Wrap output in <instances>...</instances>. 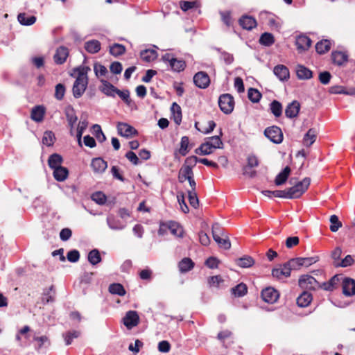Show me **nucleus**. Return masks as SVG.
<instances>
[{
    "label": "nucleus",
    "instance_id": "1",
    "mask_svg": "<svg viewBox=\"0 0 355 355\" xmlns=\"http://www.w3.org/2000/svg\"><path fill=\"white\" fill-rule=\"evenodd\" d=\"M78 72V76L73 85V95L75 98H80L85 92L87 84V73L90 71V68L87 66H80L74 70Z\"/></svg>",
    "mask_w": 355,
    "mask_h": 355
},
{
    "label": "nucleus",
    "instance_id": "2",
    "mask_svg": "<svg viewBox=\"0 0 355 355\" xmlns=\"http://www.w3.org/2000/svg\"><path fill=\"white\" fill-rule=\"evenodd\" d=\"M212 235L214 240L219 245L220 248L225 250H229L231 248V243L227 236L224 235L223 229L218 223L212 225Z\"/></svg>",
    "mask_w": 355,
    "mask_h": 355
},
{
    "label": "nucleus",
    "instance_id": "3",
    "mask_svg": "<svg viewBox=\"0 0 355 355\" xmlns=\"http://www.w3.org/2000/svg\"><path fill=\"white\" fill-rule=\"evenodd\" d=\"M310 183V178H305L293 187L288 189L290 194L289 199L300 198L307 190Z\"/></svg>",
    "mask_w": 355,
    "mask_h": 355
},
{
    "label": "nucleus",
    "instance_id": "4",
    "mask_svg": "<svg viewBox=\"0 0 355 355\" xmlns=\"http://www.w3.org/2000/svg\"><path fill=\"white\" fill-rule=\"evenodd\" d=\"M218 105L223 113L226 114L232 113L234 107L233 96L230 94L220 95L218 98Z\"/></svg>",
    "mask_w": 355,
    "mask_h": 355
},
{
    "label": "nucleus",
    "instance_id": "5",
    "mask_svg": "<svg viewBox=\"0 0 355 355\" xmlns=\"http://www.w3.org/2000/svg\"><path fill=\"white\" fill-rule=\"evenodd\" d=\"M298 285L302 289L315 290L320 288L318 281L309 275H301L298 280Z\"/></svg>",
    "mask_w": 355,
    "mask_h": 355
},
{
    "label": "nucleus",
    "instance_id": "6",
    "mask_svg": "<svg viewBox=\"0 0 355 355\" xmlns=\"http://www.w3.org/2000/svg\"><path fill=\"white\" fill-rule=\"evenodd\" d=\"M162 60L165 62H168L171 69L174 71H182L186 67V63L183 60H178L170 53L164 55Z\"/></svg>",
    "mask_w": 355,
    "mask_h": 355
},
{
    "label": "nucleus",
    "instance_id": "7",
    "mask_svg": "<svg viewBox=\"0 0 355 355\" xmlns=\"http://www.w3.org/2000/svg\"><path fill=\"white\" fill-rule=\"evenodd\" d=\"M265 136L275 144H280L283 141L282 130L275 125L267 128L264 131Z\"/></svg>",
    "mask_w": 355,
    "mask_h": 355
},
{
    "label": "nucleus",
    "instance_id": "8",
    "mask_svg": "<svg viewBox=\"0 0 355 355\" xmlns=\"http://www.w3.org/2000/svg\"><path fill=\"white\" fill-rule=\"evenodd\" d=\"M122 321L128 329H131L139 324V317L137 311H128L123 318Z\"/></svg>",
    "mask_w": 355,
    "mask_h": 355
},
{
    "label": "nucleus",
    "instance_id": "9",
    "mask_svg": "<svg viewBox=\"0 0 355 355\" xmlns=\"http://www.w3.org/2000/svg\"><path fill=\"white\" fill-rule=\"evenodd\" d=\"M193 83L198 87L205 89L209 85L210 78L207 73L199 71L194 75Z\"/></svg>",
    "mask_w": 355,
    "mask_h": 355
},
{
    "label": "nucleus",
    "instance_id": "10",
    "mask_svg": "<svg viewBox=\"0 0 355 355\" xmlns=\"http://www.w3.org/2000/svg\"><path fill=\"white\" fill-rule=\"evenodd\" d=\"M261 297L266 302L272 304L277 300L279 293L275 288L268 287L262 291Z\"/></svg>",
    "mask_w": 355,
    "mask_h": 355
},
{
    "label": "nucleus",
    "instance_id": "11",
    "mask_svg": "<svg viewBox=\"0 0 355 355\" xmlns=\"http://www.w3.org/2000/svg\"><path fill=\"white\" fill-rule=\"evenodd\" d=\"M291 269L288 266V262L285 263L279 268H274L272 275L274 277L282 279V277H288L291 275Z\"/></svg>",
    "mask_w": 355,
    "mask_h": 355
},
{
    "label": "nucleus",
    "instance_id": "12",
    "mask_svg": "<svg viewBox=\"0 0 355 355\" xmlns=\"http://www.w3.org/2000/svg\"><path fill=\"white\" fill-rule=\"evenodd\" d=\"M311 40L305 35H300L296 38L295 45L300 52L307 51L311 45Z\"/></svg>",
    "mask_w": 355,
    "mask_h": 355
},
{
    "label": "nucleus",
    "instance_id": "13",
    "mask_svg": "<svg viewBox=\"0 0 355 355\" xmlns=\"http://www.w3.org/2000/svg\"><path fill=\"white\" fill-rule=\"evenodd\" d=\"M117 130L119 134L125 137H129L137 134L135 128L125 123H119Z\"/></svg>",
    "mask_w": 355,
    "mask_h": 355
},
{
    "label": "nucleus",
    "instance_id": "14",
    "mask_svg": "<svg viewBox=\"0 0 355 355\" xmlns=\"http://www.w3.org/2000/svg\"><path fill=\"white\" fill-rule=\"evenodd\" d=\"M273 72L281 81L287 80L290 77L288 69L283 64H278L275 66L274 67Z\"/></svg>",
    "mask_w": 355,
    "mask_h": 355
},
{
    "label": "nucleus",
    "instance_id": "15",
    "mask_svg": "<svg viewBox=\"0 0 355 355\" xmlns=\"http://www.w3.org/2000/svg\"><path fill=\"white\" fill-rule=\"evenodd\" d=\"M343 291L346 296L355 294V281L351 278H345L343 281Z\"/></svg>",
    "mask_w": 355,
    "mask_h": 355
},
{
    "label": "nucleus",
    "instance_id": "16",
    "mask_svg": "<svg viewBox=\"0 0 355 355\" xmlns=\"http://www.w3.org/2000/svg\"><path fill=\"white\" fill-rule=\"evenodd\" d=\"M91 167L96 173H103L107 167V164L101 157L94 158L92 160Z\"/></svg>",
    "mask_w": 355,
    "mask_h": 355
},
{
    "label": "nucleus",
    "instance_id": "17",
    "mask_svg": "<svg viewBox=\"0 0 355 355\" xmlns=\"http://www.w3.org/2000/svg\"><path fill=\"white\" fill-rule=\"evenodd\" d=\"M69 55V51L64 46H60L57 49L56 52L53 56L54 62L58 64H63Z\"/></svg>",
    "mask_w": 355,
    "mask_h": 355
},
{
    "label": "nucleus",
    "instance_id": "18",
    "mask_svg": "<svg viewBox=\"0 0 355 355\" xmlns=\"http://www.w3.org/2000/svg\"><path fill=\"white\" fill-rule=\"evenodd\" d=\"M300 109V103L297 101H293L287 105L285 110V114L286 117L290 119L296 117L298 115Z\"/></svg>",
    "mask_w": 355,
    "mask_h": 355
},
{
    "label": "nucleus",
    "instance_id": "19",
    "mask_svg": "<svg viewBox=\"0 0 355 355\" xmlns=\"http://www.w3.org/2000/svg\"><path fill=\"white\" fill-rule=\"evenodd\" d=\"M45 114V108L42 105H37L35 106L32 110L31 114V118L32 120L36 122H41L44 119V116Z\"/></svg>",
    "mask_w": 355,
    "mask_h": 355
},
{
    "label": "nucleus",
    "instance_id": "20",
    "mask_svg": "<svg viewBox=\"0 0 355 355\" xmlns=\"http://www.w3.org/2000/svg\"><path fill=\"white\" fill-rule=\"evenodd\" d=\"M191 176H193V172L191 169V166L183 165L179 171V182L182 183L185 180H188Z\"/></svg>",
    "mask_w": 355,
    "mask_h": 355
},
{
    "label": "nucleus",
    "instance_id": "21",
    "mask_svg": "<svg viewBox=\"0 0 355 355\" xmlns=\"http://www.w3.org/2000/svg\"><path fill=\"white\" fill-rule=\"evenodd\" d=\"M103 85L101 91L107 96L114 97L116 94L117 88L107 80H101Z\"/></svg>",
    "mask_w": 355,
    "mask_h": 355
},
{
    "label": "nucleus",
    "instance_id": "22",
    "mask_svg": "<svg viewBox=\"0 0 355 355\" xmlns=\"http://www.w3.org/2000/svg\"><path fill=\"white\" fill-rule=\"evenodd\" d=\"M239 24L243 28L246 30H251L257 26V21L254 18L250 16H243L239 19Z\"/></svg>",
    "mask_w": 355,
    "mask_h": 355
},
{
    "label": "nucleus",
    "instance_id": "23",
    "mask_svg": "<svg viewBox=\"0 0 355 355\" xmlns=\"http://www.w3.org/2000/svg\"><path fill=\"white\" fill-rule=\"evenodd\" d=\"M62 162V156L58 153L52 154L48 159L49 166L53 170L61 167Z\"/></svg>",
    "mask_w": 355,
    "mask_h": 355
},
{
    "label": "nucleus",
    "instance_id": "24",
    "mask_svg": "<svg viewBox=\"0 0 355 355\" xmlns=\"http://www.w3.org/2000/svg\"><path fill=\"white\" fill-rule=\"evenodd\" d=\"M296 74L299 79L306 80L312 77V71L306 67L298 64L296 67Z\"/></svg>",
    "mask_w": 355,
    "mask_h": 355
},
{
    "label": "nucleus",
    "instance_id": "25",
    "mask_svg": "<svg viewBox=\"0 0 355 355\" xmlns=\"http://www.w3.org/2000/svg\"><path fill=\"white\" fill-rule=\"evenodd\" d=\"M318 132L315 128H310L303 138V144L309 147L311 146L316 139Z\"/></svg>",
    "mask_w": 355,
    "mask_h": 355
},
{
    "label": "nucleus",
    "instance_id": "26",
    "mask_svg": "<svg viewBox=\"0 0 355 355\" xmlns=\"http://www.w3.org/2000/svg\"><path fill=\"white\" fill-rule=\"evenodd\" d=\"M53 175L58 182H63L68 178L69 170L66 167L61 166L53 170Z\"/></svg>",
    "mask_w": 355,
    "mask_h": 355
},
{
    "label": "nucleus",
    "instance_id": "27",
    "mask_svg": "<svg viewBox=\"0 0 355 355\" xmlns=\"http://www.w3.org/2000/svg\"><path fill=\"white\" fill-rule=\"evenodd\" d=\"M290 173H291L290 167L286 166L284 168V170L276 176V178L275 179V184L277 186H280V185H282L283 184H284L286 182Z\"/></svg>",
    "mask_w": 355,
    "mask_h": 355
},
{
    "label": "nucleus",
    "instance_id": "28",
    "mask_svg": "<svg viewBox=\"0 0 355 355\" xmlns=\"http://www.w3.org/2000/svg\"><path fill=\"white\" fill-rule=\"evenodd\" d=\"M312 300V295L307 291H304L297 298V304L300 307H306Z\"/></svg>",
    "mask_w": 355,
    "mask_h": 355
},
{
    "label": "nucleus",
    "instance_id": "29",
    "mask_svg": "<svg viewBox=\"0 0 355 355\" xmlns=\"http://www.w3.org/2000/svg\"><path fill=\"white\" fill-rule=\"evenodd\" d=\"M214 148L207 140L202 143L198 148L195 150V153L200 155H207L214 152Z\"/></svg>",
    "mask_w": 355,
    "mask_h": 355
},
{
    "label": "nucleus",
    "instance_id": "30",
    "mask_svg": "<svg viewBox=\"0 0 355 355\" xmlns=\"http://www.w3.org/2000/svg\"><path fill=\"white\" fill-rule=\"evenodd\" d=\"M140 56L144 61L150 62L157 58V53L154 49H145L141 51Z\"/></svg>",
    "mask_w": 355,
    "mask_h": 355
},
{
    "label": "nucleus",
    "instance_id": "31",
    "mask_svg": "<svg viewBox=\"0 0 355 355\" xmlns=\"http://www.w3.org/2000/svg\"><path fill=\"white\" fill-rule=\"evenodd\" d=\"M18 21L24 26H31L36 21V17L33 15H27L26 13H19L17 16Z\"/></svg>",
    "mask_w": 355,
    "mask_h": 355
},
{
    "label": "nucleus",
    "instance_id": "32",
    "mask_svg": "<svg viewBox=\"0 0 355 355\" xmlns=\"http://www.w3.org/2000/svg\"><path fill=\"white\" fill-rule=\"evenodd\" d=\"M171 110L173 114L174 122L177 125H180L182 121V110L180 106L176 103H173Z\"/></svg>",
    "mask_w": 355,
    "mask_h": 355
},
{
    "label": "nucleus",
    "instance_id": "33",
    "mask_svg": "<svg viewBox=\"0 0 355 355\" xmlns=\"http://www.w3.org/2000/svg\"><path fill=\"white\" fill-rule=\"evenodd\" d=\"M67 120L69 125L70 126V132L71 135L73 134V127L78 121V117L75 114L73 108L69 109L66 111Z\"/></svg>",
    "mask_w": 355,
    "mask_h": 355
},
{
    "label": "nucleus",
    "instance_id": "34",
    "mask_svg": "<svg viewBox=\"0 0 355 355\" xmlns=\"http://www.w3.org/2000/svg\"><path fill=\"white\" fill-rule=\"evenodd\" d=\"M85 49L89 53H96L101 49V43L96 40L87 41L85 43Z\"/></svg>",
    "mask_w": 355,
    "mask_h": 355
},
{
    "label": "nucleus",
    "instance_id": "35",
    "mask_svg": "<svg viewBox=\"0 0 355 355\" xmlns=\"http://www.w3.org/2000/svg\"><path fill=\"white\" fill-rule=\"evenodd\" d=\"M331 59L334 64L340 66L347 62V55L343 52L335 51L331 53Z\"/></svg>",
    "mask_w": 355,
    "mask_h": 355
},
{
    "label": "nucleus",
    "instance_id": "36",
    "mask_svg": "<svg viewBox=\"0 0 355 355\" xmlns=\"http://www.w3.org/2000/svg\"><path fill=\"white\" fill-rule=\"evenodd\" d=\"M236 263L241 268H246L251 267L254 263V260L250 256H244L236 260Z\"/></svg>",
    "mask_w": 355,
    "mask_h": 355
},
{
    "label": "nucleus",
    "instance_id": "37",
    "mask_svg": "<svg viewBox=\"0 0 355 355\" xmlns=\"http://www.w3.org/2000/svg\"><path fill=\"white\" fill-rule=\"evenodd\" d=\"M107 223L109 227L112 230H123L125 227L123 224L121 223V221L116 219L114 216H108L107 218Z\"/></svg>",
    "mask_w": 355,
    "mask_h": 355
},
{
    "label": "nucleus",
    "instance_id": "38",
    "mask_svg": "<svg viewBox=\"0 0 355 355\" xmlns=\"http://www.w3.org/2000/svg\"><path fill=\"white\" fill-rule=\"evenodd\" d=\"M223 135L222 130H220V135L213 136L208 137L207 140L209 141L210 144H211V147L214 148V149L217 148H223V141L220 139V136Z\"/></svg>",
    "mask_w": 355,
    "mask_h": 355
},
{
    "label": "nucleus",
    "instance_id": "39",
    "mask_svg": "<svg viewBox=\"0 0 355 355\" xmlns=\"http://www.w3.org/2000/svg\"><path fill=\"white\" fill-rule=\"evenodd\" d=\"M194 267V263L189 258H184L179 263V269L181 272H187Z\"/></svg>",
    "mask_w": 355,
    "mask_h": 355
},
{
    "label": "nucleus",
    "instance_id": "40",
    "mask_svg": "<svg viewBox=\"0 0 355 355\" xmlns=\"http://www.w3.org/2000/svg\"><path fill=\"white\" fill-rule=\"evenodd\" d=\"M331 42L328 40H323L318 42L315 45V50L319 54H323L330 49Z\"/></svg>",
    "mask_w": 355,
    "mask_h": 355
},
{
    "label": "nucleus",
    "instance_id": "41",
    "mask_svg": "<svg viewBox=\"0 0 355 355\" xmlns=\"http://www.w3.org/2000/svg\"><path fill=\"white\" fill-rule=\"evenodd\" d=\"M270 110L275 117H279L282 114V105L277 100L272 101L270 104Z\"/></svg>",
    "mask_w": 355,
    "mask_h": 355
},
{
    "label": "nucleus",
    "instance_id": "42",
    "mask_svg": "<svg viewBox=\"0 0 355 355\" xmlns=\"http://www.w3.org/2000/svg\"><path fill=\"white\" fill-rule=\"evenodd\" d=\"M109 291L112 294L118 295L119 296H123L126 293L123 286L119 283L110 284L109 286Z\"/></svg>",
    "mask_w": 355,
    "mask_h": 355
},
{
    "label": "nucleus",
    "instance_id": "43",
    "mask_svg": "<svg viewBox=\"0 0 355 355\" xmlns=\"http://www.w3.org/2000/svg\"><path fill=\"white\" fill-rule=\"evenodd\" d=\"M88 261L92 265H96L101 261V257L98 250L94 249L88 254Z\"/></svg>",
    "mask_w": 355,
    "mask_h": 355
},
{
    "label": "nucleus",
    "instance_id": "44",
    "mask_svg": "<svg viewBox=\"0 0 355 355\" xmlns=\"http://www.w3.org/2000/svg\"><path fill=\"white\" fill-rule=\"evenodd\" d=\"M259 42L262 45L270 46L275 42L274 36L271 33H264L261 35Z\"/></svg>",
    "mask_w": 355,
    "mask_h": 355
},
{
    "label": "nucleus",
    "instance_id": "45",
    "mask_svg": "<svg viewBox=\"0 0 355 355\" xmlns=\"http://www.w3.org/2000/svg\"><path fill=\"white\" fill-rule=\"evenodd\" d=\"M329 92L331 94H345L348 95H354L355 94V89H351L349 92H346L343 87L339 85H334L329 87Z\"/></svg>",
    "mask_w": 355,
    "mask_h": 355
},
{
    "label": "nucleus",
    "instance_id": "46",
    "mask_svg": "<svg viewBox=\"0 0 355 355\" xmlns=\"http://www.w3.org/2000/svg\"><path fill=\"white\" fill-rule=\"evenodd\" d=\"M125 51V46L120 44H114L110 47V53L115 57L123 54Z\"/></svg>",
    "mask_w": 355,
    "mask_h": 355
},
{
    "label": "nucleus",
    "instance_id": "47",
    "mask_svg": "<svg viewBox=\"0 0 355 355\" xmlns=\"http://www.w3.org/2000/svg\"><path fill=\"white\" fill-rule=\"evenodd\" d=\"M247 286L245 284L241 283L232 288V292L235 296L242 297L247 293Z\"/></svg>",
    "mask_w": 355,
    "mask_h": 355
},
{
    "label": "nucleus",
    "instance_id": "48",
    "mask_svg": "<svg viewBox=\"0 0 355 355\" xmlns=\"http://www.w3.org/2000/svg\"><path fill=\"white\" fill-rule=\"evenodd\" d=\"M53 286H51L47 291H44L42 298L44 304L53 302L54 301L55 292L53 291Z\"/></svg>",
    "mask_w": 355,
    "mask_h": 355
},
{
    "label": "nucleus",
    "instance_id": "49",
    "mask_svg": "<svg viewBox=\"0 0 355 355\" xmlns=\"http://www.w3.org/2000/svg\"><path fill=\"white\" fill-rule=\"evenodd\" d=\"M189 137H187V136H184L181 138V141H180V148L179 149V153L182 155V156H185L188 152H189Z\"/></svg>",
    "mask_w": 355,
    "mask_h": 355
},
{
    "label": "nucleus",
    "instance_id": "50",
    "mask_svg": "<svg viewBox=\"0 0 355 355\" xmlns=\"http://www.w3.org/2000/svg\"><path fill=\"white\" fill-rule=\"evenodd\" d=\"M248 96L252 103H258L261 98V94L257 89L250 88L248 92Z\"/></svg>",
    "mask_w": 355,
    "mask_h": 355
},
{
    "label": "nucleus",
    "instance_id": "51",
    "mask_svg": "<svg viewBox=\"0 0 355 355\" xmlns=\"http://www.w3.org/2000/svg\"><path fill=\"white\" fill-rule=\"evenodd\" d=\"M55 139V137L53 132L46 131L44 133L42 143L47 146H51L54 144Z\"/></svg>",
    "mask_w": 355,
    "mask_h": 355
},
{
    "label": "nucleus",
    "instance_id": "52",
    "mask_svg": "<svg viewBox=\"0 0 355 355\" xmlns=\"http://www.w3.org/2000/svg\"><path fill=\"white\" fill-rule=\"evenodd\" d=\"M80 335V332L78 331H68L66 334H63V337L65 341V344L67 345H69L71 343L73 338H77Z\"/></svg>",
    "mask_w": 355,
    "mask_h": 355
},
{
    "label": "nucleus",
    "instance_id": "53",
    "mask_svg": "<svg viewBox=\"0 0 355 355\" xmlns=\"http://www.w3.org/2000/svg\"><path fill=\"white\" fill-rule=\"evenodd\" d=\"M301 260V257L291 259L288 262V266L291 268V270H298L302 267H304L303 263Z\"/></svg>",
    "mask_w": 355,
    "mask_h": 355
},
{
    "label": "nucleus",
    "instance_id": "54",
    "mask_svg": "<svg viewBox=\"0 0 355 355\" xmlns=\"http://www.w3.org/2000/svg\"><path fill=\"white\" fill-rule=\"evenodd\" d=\"M92 200L98 205H104L106 202L107 197L101 191L95 192L92 195Z\"/></svg>",
    "mask_w": 355,
    "mask_h": 355
},
{
    "label": "nucleus",
    "instance_id": "55",
    "mask_svg": "<svg viewBox=\"0 0 355 355\" xmlns=\"http://www.w3.org/2000/svg\"><path fill=\"white\" fill-rule=\"evenodd\" d=\"M331 225L330 230L333 232H336L342 226V223L339 221L338 217L336 215H332L329 218Z\"/></svg>",
    "mask_w": 355,
    "mask_h": 355
},
{
    "label": "nucleus",
    "instance_id": "56",
    "mask_svg": "<svg viewBox=\"0 0 355 355\" xmlns=\"http://www.w3.org/2000/svg\"><path fill=\"white\" fill-rule=\"evenodd\" d=\"M188 197L190 205L193 207L197 208L199 204V200L196 191H189Z\"/></svg>",
    "mask_w": 355,
    "mask_h": 355
},
{
    "label": "nucleus",
    "instance_id": "57",
    "mask_svg": "<svg viewBox=\"0 0 355 355\" xmlns=\"http://www.w3.org/2000/svg\"><path fill=\"white\" fill-rule=\"evenodd\" d=\"M116 94L128 105H130L132 102L130 98V92L128 90L121 91L119 89L116 91Z\"/></svg>",
    "mask_w": 355,
    "mask_h": 355
},
{
    "label": "nucleus",
    "instance_id": "58",
    "mask_svg": "<svg viewBox=\"0 0 355 355\" xmlns=\"http://www.w3.org/2000/svg\"><path fill=\"white\" fill-rule=\"evenodd\" d=\"M94 70L96 76L99 78L105 76L107 73L106 67L101 64L96 63L94 66Z\"/></svg>",
    "mask_w": 355,
    "mask_h": 355
},
{
    "label": "nucleus",
    "instance_id": "59",
    "mask_svg": "<svg viewBox=\"0 0 355 355\" xmlns=\"http://www.w3.org/2000/svg\"><path fill=\"white\" fill-rule=\"evenodd\" d=\"M168 228L170 230L171 232L175 236H181L182 234V228L175 223H170Z\"/></svg>",
    "mask_w": 355,
    "mask_h": 355
},
{
    "label": "nucleus",
    "instance_id": "60",
    "mask_svg": "<svg viewBox=\"0 0 355 355\" xmlns=\"http://www.w3.org/2000/svg\"><path fill=\"white\" fill-rule=\"evenodd\" d=\"M65 87L64 85L59 83L55 86V97L58 100H62L64 96Z\"/></svg>",
    "mask_w": 355,
    "mask_h": 355
},
{
    "label": "nucleus",
    "instance_id": "61",
    "mask_svg": "<svg viewBox=\"0 0 355 355\" xmlns=\"http://www.w3.org/2000/svg\"><path fill=\"white\" fill-rule=\"evenodd\" d=\"M93 129L96 132V137L98 140L99 142H103L105 141L106 137L105 135L103 134L101 128L99 125H94Z\"/></svg>",
    "mask_w": 355,
    "mask_h": 355
},
{
    "label": "nucleus",
    "instance_id": "62",
    "mask_svg": "<svg viewBox=\"0 0 355 355\" xmlns=\"http://www.w3.org/2000/svg\"><path fill=\"white\" fill-rule=\"evenodd\" d=\"M303 263L304 267H309L312 264L316 263L319 261V257L318 256L310 257H301V260Z\"/></svg>",
    "mask_w": 355,
    "mask_h": 355
},
{
    "label": "nucleus",
    "instance_id": "63",
    "mask_svg": "<svg viewBox=\"0 0 355 355\" xmlns=\"http://www.w3.org/2000/svg\"><path fill=\"white\" fill-rule=\"evenodd\" d=\"M67 259L72 263L77 262L80 258V253L76 250H73L67 253Z\"/></svg>",
    "mask_w": 355,
    "mask_h": 355
},
{
    "label": "nucleus",
    "instance_id": "64",
    "mask_svg": "<svg viewBox=\"0 0 355 355\" xmlns=\"http://www.w3.org/2000/svg\"><path fill=\"white\" fill-rule=\"evenodd\" d=\"M331 75L328 71H323L319 74V80L323 85H327L329 83Z\"/></svg>",
    "mask_w": 355,
    "mask_h": 355
}]
</instances>
